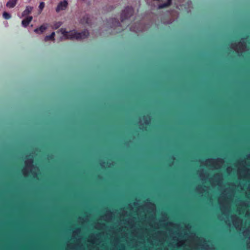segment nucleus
I'll return each instance as SVG.
<instances>
[{
  "mask_svg": "<svg viewBox=\"0 0 250 250\" xmlns=\"http://www.w3.org/2000/svg\"><path fill=\"white\" fill-rule=\"evenodd\" d=\"M58 32H61L66 40L83 39L87 38L89 35V32L87 30H84L81 32H78L75 30L68 32L65 28H62L59 30Z\"/></svg>",
  "mask_w": 250,
  "mask_h": 250,
  "instance_id": "1",
  "label": "nucleus"
},
{
  "mask_svg": "<svg viewBox=\"0 0 250 250\" xmlns=\"http://www.w3.org/2000/svg\"><path fill=\"white\" fill-rule=\"evenodd\" d=\"M134 13L133 8L131 6H127L122 11L121 15V21L123 22L126 19L131 17Z\"/></svg>",
  "mask_w": 250,
  "mask_h": 250,
  "instance_id": "2",
  "label": "nucleus"
},
{
  "mask_svg": "<svg viewBox=\"0 0 250 250\" xmlns=\"http://www.w3.org/2000/svg\"><path fill=\"white\" fill-rule=\"evenodd\" d=\"M68 5V2L66 0H64L62 1H61L59 3L56 9V11L57 12H59L61 10H64Z\"/></svg>",
  "mask_w": 250,
  "mask_h": 250,
  "instance_id": "3",
  "label": "nucleus"
},
{
  "mask_svg": "<svg viewBox=\"0 0 250 250\" xmlns=\"http://www.w3.org/2000/svg\"><path fill=\"white\" fill-rule=\"evenodd\" d=\"M32 19L33 17L32 16L27 17V18H26L22 21V25L24 27H26L29 25L30 22L32 21Z\"/></svg>",
  "mask_w": 250,
  "mask_h": 250,
  "instance_id": "4",
  "label": "nucleus"
},
{
  "mask_svg": "<svg viewBox=\"0 0 250 250\" xmlns=\"http://www.w3.org/2000/svg\"><path fill=\"white\" fill-rule=\"evenodd\" d=\"M18 0H9L6 3V6L9 8H14L17 4Z\"/></svg>",
  "mask_w": 250,
  "mask_h": 250,
  "instance_id": "5",
  "label": "nucleus"
},
{
  "mask_svg": "<svg viewBox=\"0 0 250 250\" xmlns=\"http://www.w3.org/2000/svg\"><path fill=\"white\" fill-rule=\"evenodd\" d=\"M47 29V26L45 25H42L38 28H36L34 30V32L37 34H41L46 29Z\"/></svg>",
  "mask_w": 250,
  "mask_h": 250,
  "instance_id": "6",
  "label": "nucleus"
},
{
  "mask_svg": "<svg viewBox=\"0 0 250 250\" xmlns=\"http://www.w3.org/2000/svg\"><path fill=\"white\" fill-rule=\"evenodd\" d=\"M32 10H33V7L30 6H26L25 10H24L23 11V12L22 13V16L25 17L27 15L30 14L31 13Z\"/></svg>",
  "mask_w": 250,
  "mask_h": 250,
  "instance_id": "7",
  "label": "nucleus"
},
{
  "mask_svg": "<svg viewBox=\"0 0 250 250\" xmlns=\"http://www.w3.org/2000/svg\"><path fill=\"white\" fill-rule=\"evenodd\" d=\"M172 0H167L165 3L159 4L158 6L159 9H163L164 8L167 7L171 4Z\"/></svg>",
  "mask_w": 250,
  "mask_h": 250,
  "instance_id": "8",
  "label": "nucleus"
},
{
  "mask_svg": "<svg viewBox=\"0 0 250 250\" xmlns=\"http://www.w3.org/2000/svg\"><path fill=\"white\" fill-rule=\"evenodd\" d=\"M55 35V33L54 32H53L51 33V34L49 35L46 36L44 38V41H54L55 40L54 37Z\"/></svg>",
  "mask_w": 250,
  "mask_h": 250,
  "instance_id": "9",
  "label": "nucleus"
},
{
  "mask_svg": "<svg viewBox=\"0 0 250 250\" xmlns=\"http://www.w3.org/2000/svg\"><path fill=\"white\" fill-rule=\"evenodd\" d=\"M62 22L61 21L55 22L52 26V28L53 29H57L62 25Z\"/></svg>",
  "mask_w": 250,
  "mask_h": 250,
  "instance_id": "10",
  "label": "nucleus"
},
{
  "mask_svg": "<svg viewBox=\"0 0 250 250\" xmlns=\"http://www.w3.org/2000/svg\"><path fill=\"white\" fill-rule=\"evenodd\" d=\"M3 15V18L5 19V20L10 19L11 18V15L9 13L6 12H4L3 13V15Z\"/></svg>",
  "mask_w": 250,
  "mask_h": 250,
  "instance_id": "11",
  "label": "nucleus"
},
{
  "mask_svg": "<svg viewBox=\"0 0 250 250\" xmlns=\"http://www.w3.org/2000/svg\"><path fill=\"white\" fill-rule=\"evenodd\" d=\"M44 5H45V4H44V2H40L39 8L41 11H42L43 10V9L44 8Z\"/></svg>",
  "mask_w": 250,
  "mask_h": 250,
  "instance_id": "12",
  "label": "nucleus"
},
{
  "mask_svg": "<svg viewBox=\"0 0 250 250\" xmlns=\"http://www.w3.org/2000/svg\"><path fill=\"white\" fill-rule=\"evenodd\" d=\"M115 21L118 25L120 26L121 25L120 22H119V21L118 20L115 19Z\"/></svg>",
  "mask_w": 250,
  "mask_h": 250,
  "instance_id": "13",
  "label": "nucleus"
},
{
  "mask_svg": "<svg viewBox=\"0 0 250 250\" xmlns=\"http://www.w3.org/2000/svg\"><path fill=\"white\" fill-rule=\"evenodd\" d=\"M246 38H242V42H244V40H245V39H246Z\"/></svg>",
  "mask_w": 250,
  "mask_h": 250,
  "instance_id": "14",
  "label": "nucleus"
},
{
  "mask_svg": "<svg viewBox=\"0 0 250 250\" xmlns=\"http://www.w3.org/2000/svg\"><path fill=\"white\" fill-rule=\"evenodd\" d=\"M86 23H88V19L87 18L86 21H85Z\"/></svg>",
  "mask_w": 250,
  "mask_h": 250,
  "instance_id": "15",
  "label": "nucleus"
}]
</instances>
